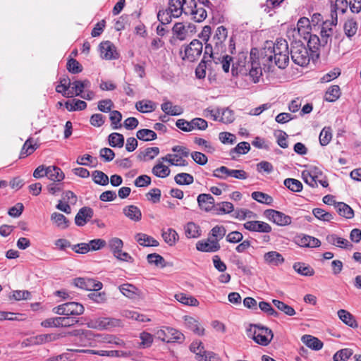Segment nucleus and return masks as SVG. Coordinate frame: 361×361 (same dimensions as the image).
<instances>
[{"instance_id": "72a5a7b5", "label": "nucleus", "mask_w": 361, "mask_h": 361, "mask_svg": "<svg viewBox=\"0 0 361 361\" xmlns=\"http://www.w3.org/2000/svg\"><path fill=\"white\" fill-rule=\"evenodd\" d=\"M338 214L346 219H352L354 216L353 209L344 202H337L335 206Z\"/></svg>"}, {"instance_id": "5fc2aeb1", "label": "nucleus", "mask_w": 361, "mask_h": 361, "mask_svg": "<svg viewBox=\"0 0 361 361\" xmlns=\"http://www.w3.org/2000/svg\"><path fill=\"white\" fill-rule=\"evenodd\" d=\"M283 184L293 192H300L302 190V183L297 179L286 178L284 180Z\"/></svg>"}, {"instance_id": "774afa93", "label": "nucleus", "mask_w": 361, "mask_h": 361, "mask_svg": "<svg viewBox=\"0 0 361 361\" xmlns=\"http://www.w3.org/2000/svg\"><path fill=\"white\" fill-rule=\"evenodd\" d=\"M109 247L113 255H114L122 250L123 243L120 238H114L109 241Z\"/></svg>"}, {"instance_id": "3c124183", "label": "nucleus", "mask_w": 361, "mask_h": 361, "mask_svg": "<svg viewBox=\"0 0 361 361\" xmlns=\"http://www.w3.org/2000/svg\"><path fill=\"white\" fill-rule=\"evenodd\" d=\"M252 197L259 203L270 205L273 203V198L268 194L255 191L252 193Z\"/></svg>"}, {"instance_id": "4be33fe9", "label": "nucleus", "mask_w": 361, "mask_h": 361, "mask_svg": "<svg viewBox=\"0 0 361 361\" xmlns=\"http://www.w3.org/2000/svg\"><path fill=\"white\" fill-rule=\"evenodd\" d=\"M63 337L62 334H40L33 337V341L35 345H42L47 343L55 341Z\"/></svg>"}, {"instance_id": "a18cd8bd", "label": "nucleus", "mask_w": 361, "mask_h": 361, "mask_svg": "<svg viewBox=\"0 0 361 361\" xmlns=\"http://www.w3.org/2000/svg\"><path fill=\"white\" fill-rule=\"evenodd\" d=\"M311 25V23L307 18L303 17L300 18L297 23V29L299 35H304V38L306 39L305 35H309V27Z\"/></svg>"}, {"instance_id": "ddd939ff", "label": "nucleus", "mask_w": 361, "mask_h": 361, "mask_svg": "<svg viewBox=\"0 0 361 361\" xmlns=\"http://www.w3.org/2000/svg\"><path fill=\"white\" fill-rule=\"evenodd\" d=\"M221 246L216 239L207 238L206 240L198 241L196 244L197 250L206 252H214L220 249Z\"/></svg>"}, {"instance_id": "37998d69", "label": "nucleus", "mask_w": 361, "mask_h": 361, "mask_svg": "<svg viewBox=\"0 0 361 361\" xmlns=\"http://www.w3.org/2000/svg\"><path fill=\"white\" fill-rule=\"evenodd\" d=\"M109 144L112 147H123L124 145V137L122 134L113 133L109 135Z\"/></svg>"}, {"instance_id": "412c9836", "label": "nucleus", "mask_w": 361, "mask_h": 361, "mask_svg": "<svg viewBox=\"0 0 361 361\" xmlns=\"http://www.w3.org/2000/svg\"><path fill=\"white\" fill-rule=\"evenodd\" d=\"M248 68H246V56L244 53L239 55L237 61L233 62L231 72L233 75L240 74H247Z\"/></svg>"}, {"instance_id": "4c0bfd02", "label": "nucleus", "mask_w": 361, "mask_h": 361, "mask_svg": "<svg viewBox=\"0 0 361 361\" xmlns=\"http://www.w3.org/2000/svg\"><path fill=\"white\" fill-rule=\"evenodd\" d=\"M185 233L189 238H196L201 235L199 226L193 222H188L185 226Z\"/></svg>"}, {"instance_id": "5701e85b", "label": "nucleus", "mask_w": 361, "mask_h": 361, "mask_svg": "<svg viewBox=\"0 0 361 361\" xmlns=\"http://www.w3.org/2000/svg\"><path fill=\"white\" fill-rule=\"evenodd\" d=\"M135 239L140 245L144 247L153 246L157 247L159 245V242L154 238L142 233H137L135 235Z\"/></svg>"}, {"instance_id": "f3484780", "label": "nucleus", "mask_w": 361, "mask_h": 361, "mask_svg": "<svg viewBox=\"0 0 361 361\" xmlns=\"http://www.w3.org/2000/svg\"><path fill=\"white\" fill-rule=\"evenodd\" d=\"M337 21V18H336L335 22ZM336 23H334V20H326L322 23L320 35L322 36V42L324 44H327L329 40L331 39V37L333 35V29L332 26L335 25Z\"/></svg>"}, {"instance_id": "338daca9", "label": "nucleus", "mask_w": 361, "mask_h": 361, "mask_svg": "<svg viewBox=\"0 0 361 361\" xmlns=\"http://www.w3.org/2000/svg\"><path fill=\"white\" fill-rule=\"evenodd\" d=\"M332 138L330 128H324L319 135V142L322 146L327 145Z\"/></svg>"}, {"instance_id": "f704fd0d", "label": "nucleus", "mask_w": 361, "mask_h": 361, "mask_svg": "<svg viewBox=\"0 0 361 361\" xmlns=\"http://www.w3.org/2000/svg\"><path fill=\"white\" fill-rule=\"evenodd\" d=\"M249 75L254 82H259V78L262 75V71L258 61L255 60L251 61L250 65H249Z\"/></svg>"}, {"instance_id": "f8f14e48", "label": "nucleus", "mask_w": 361, "mask_h": 361, "mask_svg": "<svg viewBox=\"0 0 361 361\" xmlns=\"http://www.w3.org/2000/svg\"><path fill=\"white\" fill-rule=\"evenodd\" d=\"M74 285L81 289L89 291H97L102 288V283L90 278H77L74 279Z\"/></svg>"}, {"instance_id": "4468645a", "label": "nucleus", "mask_w": 361, "mask_h": 361, "mask_svg": "<svg viewBox=\"0 0 361 361\" xmlns=\"http://www.w3.org/2000/svg\"><path fill=\"white\" fill-rule=\"evenodd\" d=\"M93 209L89 207L80 208L75 217V223L78 226H83L93 216Z\"/></svg>"}, {"instance_id": "79ce46f5", "label": "nucleus", "mask_w": 361, "mask_h": 361, "mask_svg": "<svg viewBox=\"0 0 361 361\" xmlns=\"http://www.w3.org/2000/svg\"><path fill=\"white\" fill-rule=\"evenodd\" d=\"M51 220L56 226L61 228H66L68 226V220L62 214L54 212L51 215Z\"/></svg>"}, {"instance_id": "4d7b16f0", "label": "nucleus", "mask_w": 361, "mask_h": 361, "mask_svg": "<svg viewBox=\"0 0 361 361\" xmlns=\"http://www.w3.org/2000/svg\"><path fill=\"white\" fill-rule=\"evenodd\" d=\"M119 290L125 296L129 298H134L137 288L133 285L126 283L120 286Z\"/></svg>"}, {"instance_id": "c9c22d12", "label": "nucleus", "mask_w": 361, "mask_h": 361, "mask_svg": "<svg viewBox=\"0 0 361 361\" xmlns=\"http://www.w3.org/2000/svg\"><path fill=\"white\" fill-rule=\"evenodd\" d=\"M298 245L301 247H317L321 242L319 239L310 235H304L298 239Z\"/></svg>"}, {"instance_id": "b1692460", "label": "nucleus", "mask_w": 361, "mask_h": 361, "mask_svg": "<svg viewBox=\"0 0 361 361\" xmlns=\"http://www.w3.org/2000/svg\"><path fill=\"white\" fill-rule=\"evenodd\" d=\"M191 351L196 354V358L199 361H208L207 355H205L206 351L201 341H193L190 346Z\"/></svg>"}, {"instance_id": "f03ea898", "label": "nucleus", "mask_w": 361, "mask_h": 361, "mask_svg": "<svg viewBox=\"0 0 361 361\" xmlns=\"http://www.w3.org/2000/svg\"><path fill=\"white\" fill-rule=\"evenodd\" d=\"M247 332L248 336H251L255 342L263 346L268 345L274 337V334L269 328L259 324L250 325Z\"/></svg>"}, {"instance_id": "09e8293b", "label": "nucleus", "mask_w": 361, "mask_h": 361, "mask_svg": "<svg viewBox=\"0 0 361 361\" xmlns=\"http://www.w3.org/2000/svg\"><path fill=\"white\" fill-rule=\"evenodd\" d=\"M33 142L32 138H29L25 141L21 149L20 158L26 157L34 152L37 147Z\"/></svg>"}, {"instance_id": "603ef678", "label": "nucleus", "mask_w": 361, "mask_h": 361, "mask_svg": "<svg viewBox=\"0 0 361 361\" xmlns=\"http://www.w3.org/2000/svg\"><path fill=\"white\" fill-rule=\"evenodd\" d=\"M341 90L338 85L331 86L325 94V99L328 102H334L339 98Z\"/></svg>"}, {"instance_id": "20e7f679", "label": "nucleus", "mask_w": 361, "mask_h": 361, "mask_svg": "<svg viewBox=\"0 0 361 361\" xmlns=\"http://www.w3.org/2000/svg\"><path fill=\"white\" fill-rule=\"evenodd\" d=\"M290 54L293 63L300 66H305L310 61L309 51L300 41L291 43Z\"/></svg>"}, {"instance_id": "9d476101", "label": "nucleus", "mask_w": 361, "mask_h": 361, "mask_svg": "<svg viewBox=\"0 0 361 361\" xmlns=\"http://www.w3.org/2000/svg\"><path fill=\"white\" fill-rule=\"evenodd\" d=\"M264 215L269 220L281 226L290 225L292 221L290 216L274 209H267L264 212Z\"/></svg>"}, {"instance_id": "0eeeda50", "label": "nucleus", "mask_w": 361, "mask_h": 361, "mask_svg": "<svg viewBox=\"0 0 361 361\" xmlns=\"http://www.w3.org/2000/svg\"><path fill=\"white\" fill-rule=\"evenodd\" d=\"M172 32L178 39L184 40L196 32V27L191 23H176L172 28Z\"/></svg>"}, {"instance_id": "393cba45", "label": "nucleus", "mask_w": 361, "mask_h": 361, "mask_svg": "<svg viewBox=\"0 0 361 361\" xmlns=\"http://www.w3.org/2000/svg\"><path fill=\"white\" fill-rule=\"evenodd\" d=\"M301 341L308 348L314 350H319L322 348L323 343L317 338L311 335H304L301 338Z\"/></svg>"}, {"instance_id": "6e6d98bb", "label": "nucleus", "mask_w": 361, "mask_h": 361, "mask_svg": "<svg viewBox=\"0 0 361 361\" xmlns=\"http://www.w3.org/2000/svg\"><path fill=\"white\" fill-rule=\"evenodd\" d=\"M174 180L178 185H190L193 183L194 178L189 173H180L175 176Z\"/></svg>"}, {"instance_id": "69168bd1", "label": "nucleus", "mask_w": 361, "mask_h": 361, "mask_svg": "<svg viewBox=\"0 0 361 361\" xmlns=\"http://www.w3.org/2000/svg\"><path fill=\"white\" fill-rule=\"evenodd\" d=\"M353 352L349 348H344L338 351L333 357L334 361H345L348 359Z\"/></svg>"}, {"instance_id": "2eb2a0df", "label": "nucleus", "mask_w": 361, "mask_h": 361, "mask_svg": "<svg viewBox=\"0 0 361 361\" xmlns=\"http://www.w3.org/2000/svg\"><path fill=\"white\" fill-rule=\"evenodd\" d=\"M244 227L248 231L269 233L271 231V227L267 223L259 221H250L244 224Z\"/></svg>"}, {"instance_id": "c85d7f7f", "label": "nucleus", "mask_w": 361, "mask_h": 361, "mask_svg": "<svg viewBox=\"0 0 361 361\" xmlns=\"http://www.w3.org/2000/svg\"><path fill=\"white\" fill-rule=\"evenodd\" d=\"M293 268L298 274L304 276H312L314 274V269L304 262H295Z\"/></svg>"}, {"instance_id": "c03bdc74", "label": "nucleus", "mask_w": 361, "mask_h": 361, "mask_svg": "<svg viewBox=\"0 0 361 361\" xmlns=\"http://www.w3.org/2000/svg\"><path fill=\"white\" fill-rule=\"evenodd\" d=\"M147 259L149 264H154L158 267L164 268L166 266L164 258L157 253L147 255Z\"/></svg>"}, {"instance_id": "2f4dec72", "label": "nucleus", "mask_w": 361, "mask_h": 361, "mask_svg": "<svg viewBox=\"0 0 361 361\" xmlns=\"http://www.w3.org/2000/svg\"><path fill=\"white\" fill-rule=\"evenodd\" d=\"M167 9L173 18H178L183 13V4L180 0H169Z\"/></svg>"}, {"instance_id": "aec40b11", "label": "nucleus", "mask_w": 361, "mask_h": 361, "mask_svg": "<svg viewBox=\"0 0 361 361\" xmlns=\"http://www.w3.org/2000/svg\"><path fill=\"white\" fill-rule=\"evenodd\" d=\"M264 261L266 264L273 266H279L284 262V258L281 254L276 251H269L264 255Z\"/></svg>"}, {"instance_id": "a878e982", "label": "nucleus", "mask_w": 361, "mask_h": 361, "mask_svg": "<svg viewBox=\"0 0 361 361\" xmlns=\"http://www.w3.org/2000/svg\"><path fill=\"white\" fill-rule=\"evenodd\" d=\"M47 177L50 180L54 182H61L64 179L65 175L61 169L55 166H49L47 167Z\"/></svg>"}, {"instance_id": "c756f323", "label": "nucleus", "mask_w": 361, "mask_h": 361, "mask_svg": "<svg viewBox=\"0 0 361 361\" xmlns=\"http://www.w3.org/2000/svg\"><path fill=\"white\" fill-rule=\"evenodd\" d=\"M162 161H167L171 165L185 166L188 165L186 160L183 159V156L177 154H168L166 156L161 157Z\"/></svg>"}, {"instance_id": "0e129e2a", "label": "nucleus", "mask_w": 361, "mask_h": 361, "mask_svg": "<svg viewBox=\"0 0 361 361\" xmlns=\"http://www.w3.org/2000/svg\"><path fill=\"white\" fill-rule=\"evenodd\" d=\"M140 338L141 340V343H140V347L141 348H149L153 343V336L147 332H142L140 334Z\"/></svg>"}, {"instance_id": "49530a36", "label": "nucleus", "mask_w": 361, "mask_h": 361, "mask_svg": "<svg viewBox=\"0 0 361 361\" xmlns=\"http://www.w3.org/2000/svg\"><path fill=\"white\" fill-rule=\"evenodd\" d=\"M66 108L69 111L84 110L87 107V103L82 100L73 99L65 103Z\"/></svg>"}, {"instance_id": "a19ab883", "label": "nucleus", "mask_w": 361, "mask_h": 361, "mask_svg": "<svg viewBox=\"0 0 361 361\" xmlns=\"http://www.w3.org/2000/svg\"><path fill=\"white\" fill-rule=\"evenodd\" d=\"M159 153V149L157 147H152L147 148L144 152H140L137 155V159L140 161H145L147 158L153 159Z\"/></svg>"}, {"instance_id": "cd10ccee", "label": "nucleus", "mask_w": 361, "mask_h": 361, "mask_svg": "<svg viewBox=\"0 0 361 361\" xmlns=\"http://www.w3.org/2000/svg\"><path fill=\"white\" fill-rule=\"evenodd\" d=\"M338 316L339 319L346 325L352 327L357 328L358 324L354 316L345 310H340L338 311Z\"/></svg>"}, {"instance_id": "e433bc0d", "label": "nucleus", "mask_w": 361, "mask_h": 361, "mask_svg": "<svg viewBox=\"0 0 361 361\" xmlns=\"http://www.w3.org/2000/svg\"><path fill=\"white\" fill-rule=\"evenodd\" d=\"M175 298L178 302H180L184 305H186L196 307L199 305V302L195 298H194L191 295H188L187 294L183 293H179L176 294Z\"/></svg>"}, {"instance_id": "864d4df0", "label": "nucleus", "mask_w": 361, "mask_h": 361, "mask_svg": "<svg viewBox=\"0 0 361 361\" xmlns=\"http://www.w3.org/2000/svg\"><path fill=\"white\" fill-rule=\"evenodd\" d=\"M162 237L164 241L170 246L173 245L178 238V233L172 228H169L167 231L163 232Z\"/></svg>"}, {"instance_id": "7ed1b4c3", "label": "nucleus", "mask_w": 361, "mask_h": 361, "mask_svg": "<svg viewBox=\"0 0 361 361\" xmlns=\"http://www.w3.org/2000/svg\"><path fill=\"white\" fill-rule=\"evenodd\" d=\"M288 42L283 39H277L275 43L267 42L261 53L262 60L264 62H272L273 59L279 54L285 51Z\"/></svg>"}, {"instance_id": "f257e3e1", "label": "nucleus", "mask_w": 361, "mask_h": 361, "mask_svg": "<svg viewBox=\"0 0 361 361\" xmlns=\"http://www.w3.org/2000/svg\"><path fill=\"white\" fill-rule=\"evenodd\" d=\"M228 30L223 25L219 26L213 35L211 42L207 44L204 54H208L216 64H221L224 72L229 71L232 57L226 54L225 41Z\"/></svg>"}, {"instance_id": "423d86ee", "label": "nucleus", "mask_w": 361, "mask_h": 361, "mask_svg": "<svg viewBox=\"0 0 361 361\" xmlns=\"http://www.w3.org/2000/svg\"><path fill=\"white\" fill-rule=\"evenodd\" d=\"M84 311L83 305L76 302H66L52 309L54 313L64 316H78L83 314Z\"/></svg>"}, {"instance_id": "1a4fd4ad", "label": "nucleus", "mask_w": 361, "mask_h": 361, "mask_svg": "<svg viewBox=\"0 0 361 361\" xmlns=\"http://www.w3.org/2000/svg\"><path fill=\"white\" fill-rule=\"evenodd\" d=\"M203 45L198 39H193L185 49V57L189 61L197 60L202 54Z\"/></svg>"}, {"instance_id": "dca6fc26", "label": "nucleus", "mask_w": 361, "mask_h": 361, "mask_svg": "<svg viewBox=\"0 0 361 361\" xmlns=\"http://www.w3.org/2000/svg\"><path fill=\"white\" fill-rule=\"evenodd\" d=\"M197 202L200 206V207L206 211L209 212L212 209L214 210L215 207H216L214 205V199L210 194H200L197 197Z\"/></svg>"}, {"instance_id": "bf43d9fd", "label": "nucleus", "mask_w": 361, "mask_h": 361, "mask_svg": "<svg viewBox=\"0 0 361 361\" xmlns=\"http://www.w3.org/2000/svg\"><path fill=\"white\" fill-rule=\"evenodd\" d=\"M312 213L317 219L324 221L329 222L333 219V215L330 212H326L321 208L314 209Z\"/></svg>"}, {"instance_id": "ea45409f", "label": "nucleus", "mask_w": 361, "mask_h": 361, "mask_svg": "<svg viewBox=\"0 0 361 361\" xmlns=\"http://www.w3.org/2000/svg\"><path fill=\"white\" fill-rule=\"evenodd\" d=\"M136 136L140 140L145 142L154 140L157 137V133L149 129L139 130L136 133Z\"/></svg>"}, {"instance_id": "7c9ffc66", "label": "nucleus", "mask_w": 361, "mask_h": 361, "mask_svg": "<svg viewBox=\"0 0 361 361\" xmlns=\"http://www.w3.org/2000/svg\"><path fill=\"white\" fill-rule=\"evenodd\" d=\"M123 214L130 219L138 221L141 219L142 213L138 207L129 205L123 208Z\"/></svg>"}, {"instance_id": "13d9d810", "label": "nucleus", "mask_w": 361, "mask_h": 361, "mask_svg": "<svg viewBox=\"0 0 361 361\" xmlns=\"http://www.w3.org/2000/svg\"><path fill=\"white\" fill-rule=\"evenodd\" d=\"M92 176L96 184L106 185L109 183L108 176L101 171H94Z\"/></svg>"}, {"instance_id": "6e6552de", "label": "nucleus", "mask_w": 361, "mask_h": 361, "mask_svg": "<svg viewBox=\"0 0 361 361\" xmlns=\"http://www.w3.org/2000/svg\"><path fill=\"white\" fill-rule=\"evenodd\" d=\"M121 324V322L119 319L103 317L91 320L88 322L87 326L91 329L103 330L109 329L115 326H119Z\"/></svg>"}, {"instance_id": "473e14b6", "label": "nucleus", "mask_w": 361, "mask_h": 361, "mask_svg": "<svg viewBox=\"0 0 361 361\" xmlns=\"http://www.w3.org/2000/svg\"><path fill=\"white\" fill-rule=\"evenodd\" d=\"M289 54L288 47H286L285 51L281 52L273 59L276 66L281 69L285 68L289 63Z\"/></svg>"}, {"instance_id": "052dcab7", "label": "nucleus", "mask_w": 361, "mask_h": 361, "mask_svg": "<svg viewBox=\"0 0 361 361\" xmlns=\"http://www.w3.org/2000/svg\"><path fill=\"white\" fill-rule=\"evenodd\" d=\"M357 30V23L353 20H349L344 24V31L345 35L348 37H353L355 35Z\"/></svg>"}, {"instance_id": "39448f33", "label": "nucleus", "mask_w": 361, "mask_h": 361, "mask_svg": "<svg viewBox=\"0 0 361 361\" xmlns=\"http://www.w3.org/2000/svg\"><path fill=\"white\" fill-rule=\"evenodd\" d=\"M155 338L167 343L181 342L184 339V335L179 331L171 328L163 326L154 332Z\"/></svg>"}, {"instance_id": "680f3d73", "label": "nucleus", "mask_w": 361, "mask_h": 361, "mask_svg": "<svg viewBox=\"0 0 361 361\" xmlns=\"http://www.w3.org/2000/svg\"><path fill=\"white\" fill-rule=\"evenodd\" d=\"M191 131L194 130H204L207 129V121L201 118H195L191 120Z\"/></svg>"}, {"instance_id": "9b49d317", "label": "nucleus", "mask_w": 361, "mask_h": 361, "mask_svg": "<svg viewBox=\"0 0 361 361\" xmlns=\"http://www.w3.org/2000/svg\"><path fill=\"white\" fill-rule=\"evenodd\" d=\"M100 56L105 60H114L119 58L116 46L110 41L102 42L99 44Z\"/></svg>"}, {"instance_id": "6ab92c4d", "label": "nucleus", "mask_w": 361, "mask_h": 361, "mask_svg": "<svg viewBox=\"0 0 361 361\" xmlns=\"http://www.w3.org/2000/svg\"><path fill=\"white\" fill-rule=\"evenodd\" d=\"M326 240L328 243L341 248L350 250L353 247V245L347 239L338 237L336 234L328 235Z\"/></svg>"}, {"instance_id": "bb28decb", "label": "nucleus", "mask_w": 361, "mask_h": 361, "mask_svg": "<svg viewBox=\"0 0 361 361\" xmlns=\"http://www.w3.org/2000/svg\"><path fill=\"white\" fill-rule=\"evenodd\" d=\"M161 110L166 114L171 116H178L183 114V109L180 106L173 105L170 101H166L161 105Z\"/></svg>"}, {"instance_id": "a211bd4d", "label": "nucleus", "mask_w": 361, "mask_h": 361, "mask_svg": "<svg viewBox=\"0 0 361 361\" xmlns=\"http://www.w3.org/2000/svg\"><path fill=\"white\" fill-rule=\"evenodd\" d=\"M184 321L186 327L195 334L198 336H203L204 334V328L201 326L200 323L196 319L190 316H185Z\"/></svg>"}, {"instance_id": "de8ad7c7", "label": "nucleus", "mask_w": 361, "mask_h": 361, "mask_svg": "<svg viewBox=\"0 0 361 361\" xmlns=\"http://www.w3.org/2000/svg\"><path fill=\"white\" fill-rule=\"evenodd\" d=\"M272 303L279 310L283 312L286 315L293 316L295 314V311L291 306L281 300L274 299Z\"/></svg>"}, {"instance_id": "58836bf2", "label": "nucleus", "mask_w": 361, "mask_h": 361, "mask_svg": "<svg viewBox=\"0 0 361 361\" xmlns=\"http://www.w3.org/2000/svg\"><path fill=\"white\" fill-rule=\"evenodd\" d=\"M135 107L142 113L151 112L155 110L156 104L150 100H142L136 102Z\"/></svg>"}, {"instance_id": "8fccbe9b", "label": "nucleus", "mask_w": 361, "mask_h": 361, "mask_svg": "<svg viewBox=\"0 0 361 361\" xmlns=\"http://www.w3.org/2000/svg\"><path fill=\"white\" fill-rule=\"evenodd\" d=\"M170 169L161 162L157 164L152 169V173L159 178H166L170 174Z\"/></svg>"}, {"instance_id": "e2e57ef3", "label": "nucleus", "mask_w": 361, "mask_h": 361, "mask_svg": "<svg viewBox=\"0 0 361 361\" xmlns=\"http://www.w3.org/2000/svg\"><path fill=\"white\" fill-rule=\"evenodd\" d=\"M109 118L111 121L112 128L118 129L121 127L120 122L122 119V114L120 111L116 110L111 111L110 113Z\"/></svg>"}]
</instances>
